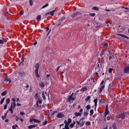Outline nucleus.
Here are the masks:
<instances>
[{
	"label": "nucleus",
	"instance_id": "1",
	"mask_svg": "<svg viewBox=\"0 0 129 129\" xmlns=\"http://www.w3.org/2000/svg\"><path fill=\"white\" fill-rule=\"evenodd\" d=\"M35 68V76L36 78H40V75L39 74V69L40 68V64L38 63H36Z\"/></svg>",
	"mask_w": 129,
	"mask_h": 129
},
{
	"label": "nucleus",
	"instance_id": "2",
	"mask_svg": "<svg viewBox=\"0 0 129 129\" xmlns=\"http://www.w3.org/2000/svg\"><path fill=\"white\" fill-rule=\"evenodd\" d=\"M76 94H75V95H74V93H73L67 99V101H68L69 102H70V101H71V100H72V101H74V100H75V99L76 98Z\"/></svg>",
	"mask_w": 129,
	"mask_h": 129
},
{
	"label": "nucleus",
	"instance_id": "3",
	"mask_svg": "<svg viewBox=\"0 0 129 129\" xmlns=\"http://www.w3.org/2000/svg\"><path fill=\"white\" fill-rule=\"evenodd\" d=\"M125 114H126V113L125 112H124L123 113H121L120 114L116 115V117L117 118H121V119H124V118H125Z\"/></svg>",
	"mask_w": 129,
	"mask_h": 129
},
{
	"label": "nucleus",
	"instance_id": "4",
	"mask_svg": "<svg viewBox=\"0 0 129 129\" xmlns=\"http://www.w3.org/2000/svg\"><path fill=\"white\" fill-rule=\"evenodd\" d=\"M76 122L78 125H80L81 127H82V126H83V125L85 124V121H83V120H82L81 121H80V120H79V121H76Z\"/></svg>",
	"mask_w": 129,
	"mask_h": 129
},
{
	"label": "nucleus",
	"instance_id": "5",
	"mask_svg": "<svg viewBox=\"0 0 129 129\" xmlns=\"http://www.w3.org/2000/svg\"><path fill=\"white\" fill-rule=\"evenodd\" d=\"M124 73L125 74H128L129 73V66H126L124 68Z\"/></svg>",
	"mask_w": 129,
	"mask_h": 129
},
{
	"label": "nucleus",
	"instance_id": "6",
	"mask_svg": "<svg viewBox=\"0 0 129 129\" xmlns=\"http://www.w3.org/2000/svg\"><path fill=\"white\" fill-rule=\"evenodd\" d=\"M56 117H57V118H62V117H64V114L62 113H58Z\"/></svg>",
	"mask_w": 129,
	"mask_h": 129
},
{
	"label": "nucleus",
	"instance_id": "7",
	"mask_svg": "<svg viewBox=\"0 0 129 129\" xmlns=\"http://www.w3.org/2000/svg\"><path fill=\"white\" fill-rule=\"evenodd\" d=\"M118 36H120V37H122V38H125V39H127V40H128L129 37H127V36L122 34H118Z\"/></svg>",
	"mask_w": 129,
	"mask_h": 129
},
{
	"label": "nucleus",
	"instance_id": "8",
	"mask_svg": "<svg viewBox=\"0 0 129 129\" xmlns=\"http://www.w3.org/2000/svg\"><path fill=\"white\" fill-rule=\"evenodd\" d=\"M39 104H42V100H40L39 99H38L36 101V105L38 107H39Z\"/></svg>",
	"mask_w": 129,
	"mask_h": 129
},
{
	"label": "nucleus",
	"instance_id": "9",
	"mask_svg": "<svg viewBox=\"0 0 129 129\" xmlns=\"http://www.w3.org/2000/svg\"><path fill=\"white\" fill-rule=\"evenodd\" d=\"M105 88V85H102L99 89V93H101V92H102V90H103V89H104V88Z\"/></svg>",
	"mask_w": 129,
	"mask_h": 129
},
{
	"label": "nucleus",
	"instance_id": "10",
	"mask_svg": "<svg viewBox=\"0 0 129 129\" xmlns=\"http://www.w3.org/2000/svg\"><path fill=\"white\" fill-rule=\"evenodd\" d=\"M90 98H91V97L90 96H88L87 97L85 100L86 102L89 101V102L90 103Z\"/></svg>",
	"mask_w": 129,
	"mask_h": 129
},
{
	"label": "nucleus",
	"instance_id": "11",
	"mask_svg": "<svg viewBox=\"0 0 129 129\" xmlns=\"http://www.w3.org/2000/svg\"><path fill=\"white\" fill-rule=\"evenodd\" d=\"M37 124L29 125L28 128H29V129L34 128V127H36V126H37Z\"/></svg>",
	"mask_w": 129,
	"mask_h": 129
},
{
	"label": "nucleus",
	"instance_id": "12",
	"mask_svg": "<svg viewBox=\"0 0 129 129\" xmlns=\"http://www.w3.org/2000/svg\"><path fill=\"white\" fill-rule=\"evenodd\" d=\"M98 100L97 98L94 99V102L95 103L94 105H95V107H96V106H97V102H98Z\"/></svg>",
	"mask_w": 129,
	"mask_h": 129
},
{
	"label": "nucleus",
	"instance_id": "13",
	"mask_svg": "<svg viewBox=\"0 0 129 129\" xmlns=\"http://www.w3.org/2000/svg\"><path fill=\"white\" fill-rule=\"evenodd\" d=\"M16 105H17L16 102H13V103L11 105V107L12 106L13 109H14L15 107H16Z\"/></svg>",
	"mask_w": 129,
	"mask_h": 129
},
{
	"label": "nucleus",
	"instance_id": "14",
	"mask_svg": "<svg viewBox=\"0 0 129 129\" xmlns=\"http://www.w3.org/2000/svg\"><path fill=\"white\" fill-rule=\"evenodd\" d=\"M19 76H21V77H23V76H25V72H21L19 73Z\"/></svg>",
	"mask_w": 129,
	"mask_h": 129
},
{
	"label": "nucleus",
	"instance_id": "15",
	"mask_svg": "<svg viewBox=\"0 0 129 129\" xmlns=\"http://www.w3.org/2000/svg\"><path fill=\"white\" fill-rule=\"evenodd\" d=\"M56 12V10H54L52 11L49 12L48 13H47L48 14H50V16H54V13H55Z\"/></svg>",
	"mask_w": 129,
	"mask_h": 129
},
{
	"label": "nucleus",
	"instance_id": "16",
	"mask_svg": "<svg viewBox=\"0 0 129 129\" xmlns=\"http://www.w3.org/2000/svg\"><path fill=\"white\" fill-rule=\"evenodd\" d=\"M33 121L34 122H36L37 123H39L41 122V121L38 119H36V118H33Z\"/></svg>",
	"mask_w": 129,
	"mask_h": 129
},
{
	"label": "nucleus",
	"instance_id": "17",
	"mask_svg": "<svg viewBox=\"0 0 129 129\" xmlns=\"http://www.w3.org/2000/svg\"><path fill=\"white\" fill-rule=\"evenodd\" d=\"M109 113V110H105L104 115L105 116H107V114Z\"/></svg>",
	"mask_w": 129,
	"mask_h": 129
},
{
	"label": "nucleus",
	"instance_id": "18",
	"mask_svg": "<svg viewBox=\"0 0 129 129\" xmlns=\"http://www.w3.org/2000/svg\"><path fill=\"white\" fill-rule=\"evenodd\" d=\"M42 96L43 100H46V97L45 96V92L44 91L42 92Z\"/></svg>",
	"mask_w": 129,
	"mask_h": 129
},
{
	"label": "nucleus",
	"instance_id": "19",
	"mask_svg": "<svg viewBox=\"0 0 129 129\" xmlns=\"http://www.w3.org/2000/svg\"><path fill=\"white\" fill-rule=\"evenodd\" d=\"M77 17V12H74L73 15H72V18H75Z\"/></svg>",
	"mask_w": 129,
	"mask_h": 129
},
{
	"label": "nucleus",
	"instance_id": "20",
	"mask_svg": "<svg viewBox=\"0 0 129 129\" xmlns=\"http://www.w3.org/2000/svg\"><path fill=\"white\" fill-rule=\"evenodd\" d=\"M105 61V58L104 57H102L101 60V64H104V62Z\"/></svg>",
	"mask_w": 129,
	"mask_h": 129
},
{
	"label": "nucleus",
	"instance_id": "21",
	"mask_svg": "<svg viewBox=\"0 0 129 129\" xmlns=\"http://www.w3.org/2000/svg\"><path fill=\"white\" fill-rule=\"evenodd\" d=\"M100 103L102 104H104L105 103V100L102 99L100 100Z\"/></svg>",
	"mask_w": 129,
	"mask_h": 129
},
{
	"label": "nucleus",
	"instance_id": "22",
	"mask_svg": "<svg viewBox=\"0 0 129 129\" xmlns=\"http://www.w3.org/2000/svg\"><path fill=\"white\" fill-rule=\"evenodd\" d=\"M1 95H2V96H5V95H7V91H5L1 93Z\"/></svg>",
	"mask_w": 129,
	"mask_h": 129
},
{
	"label": "nucleus",
	"instance_id": "23",
	"mask_svg": "<svg viewBox=\"0 0 129 129\" xmlns=\"http://www.w3.org/2000/svg\"><path fill=\"white\" fill-rule=\"evenodd\" d=\"M112 128L113 129H116L117 127H116V124L115 123H114L112 125Z\"/></svg>",
	"mask_w": 129,
	"mask_h": 129
},
{
	"label": "nucleus",
	"instance_id": "24",
	"mask_svg": "<svg viewBox=\"0 0 129 129\" xmlns=\"http://www.w3.org/2000/svg\"><path fill=\"white\" fill-rule=\"evenodd\" d=\"M75 115H76V116H81V113L76 112H75Z\"/></svg>",
	"mask_w": 129,
	"mask_h": 129
},
{
	"label": "nucleus",
	"instance_id": "25",
	"mask_svg": "<svg viewBox=\"0 0 129 129\" xmlns=\"http://www.w3.org/2000/svg\"><path fill=\"white\" fill-rule=\"evenodd\" d=\"M90 115H93V113H94V110L93 109H91L90 111Z\"/></svg>",
	"mask_w": 129,
	"mask_h": 129
},
{
	"label": "nucleus",
	"instance_id": "26",
	"mask_svg": "<svg viewBox=\"0 0 129 129\" xmlns=\"http://www.w3.org/2000/svg\"><path fill=\"white\" fill-rule=\"evenodd\" d=\"M10 102H11V100L8 98L6 99V104H9Z\"/></svg>",
	"mask_w": 129,
	"mask_h": 129
},
{
	"label": "nucleus",
	"instance_id": "27",
	"mask_svg": "<svg viewBox=\"0 0 129 129\" xmlns=\"http://www.w3.org/2000/svg\"><path fill=\"white\" fill-rule=\"evenodd\" d=\"M49 6V4L47 3L45 5L42 7L41 9H45V8H47V7Z\"/></svg>",
	"mask_w": 129,
	"mask_h": 129
},
{
	"label": "nucleus",
	"instance_id": "28",
	"mask_svg": "<svg viewBox=\"0 0 129 129\" xmlns=\"http://www.w3.org/2000/svg\"><path fill=\"white\" fill-rule=\"evenodd\" d=\"M71 122H72V119H71L70 118H69L68 119V123L69 124L70 123H71Z\"/></svg>",
	"mask_w": 129,
	"mask_h": 129
},
{
	"label": "nucleus",
	"instance_id": "29",
	"mask_svg": "<svg viewBox=\"0 0 129 129\" xmlns=\"http://www.w3.org/2000/svg\"><path fill=\"white\" fill-rule=\"evenodd\" d=\"M93 10H94L95 11H99V8H98L97 7H93Z\"/></svg>",
	"mask_w": 129,
	"mask_h": 129
},
{
	"label": "nucleus",
	"instance_id": "30",
	"mask_svg": "<svg viewBox=\"0 0 129 129\" xmlns=\"http://www.w3.org/2000/svg\"><path fill=\"white\" fill-rule=\"evenodd\" d=\"M40 86H41V87H45V84H44V83L41 82L39 84Z\"/></svg>",
	"mask_w": 129,
	"mask_h": 129
},
{
	"label": "nucleus",
	"instance_id": "31",
	"mask_svg": "<svg viewBox=\"0 0 129 129\" xmlns=\"http://www.w3.org/2000/svg\"><path fill=\"white\" fill-rule=\"evenodd\" d=\"M9 111H11V113H14V111L13 110V106H11V107L9 109Z\"/></svg>",
	"mask_w": 129,
	"mask_h": 129
},
{
	"label": "nucleus",
	"instance_id": "32",
	"mask_svg": "<svg viewBox=\"0 0 129 129\" xmlns=\"http://www.w3.org/2000/svg\"><path fill=\"white\" fill-rule=\"evenodd\" d=\"M41 18H42V16L41 15H38L36 18V20H41Z\"/></svg>",
	"mask_w": 129,
	"mask_h": 129
},
{
	"label": "nucleus",
	"instance_id": "33",
	"mask_svg": "<svg viewBox=\"0 0 129 129\" xmlns=\"http://www.w3.org/2000/svg\"><path fill=\"white\" fill-rule=\"evenodd\" d=\"M35 98H39V94L38 93H36L34 96Z\"/></svg>",
	"mask_w": 129,
	"mask_h": 129
},
{
	"label": "nucleus",
	"instance_id": "34",
	"mask_svg": "<svg viewBox=\"0 0 129 129\" xmlns=\"http://www.w3.org/2000/svg\"><path fill=\"white\" fill-rule=\"evenodd\" d=\"M16 127H18V124H16L15 125H13L12 126V128L13 129H16Z\"/></svg>",
	"mask_w": 129,
	"mask_h": 129
},
{
	"label": "nucleus",
	"instance_id": "35",
	"mask_svg": "<svg viewBox=\"0 0 129 129\" xmlns=\"http://www.w3.org/2000/svg\"><path fill=\"white\" fill-rule=\"evenodd\" d=\"M4 101H5V97H4L2 99L0 104H3V103H4Z\"/></svg>",
	"mask_w": 129,
	"mask_h": 129
},
{
	"label": "nucleus",
	"instance_id": "36",
	"mask_svg": "<svg viewBox=\"0 0 129 129\" xmlns=\"http://www.w3.org/2000/svg\"><path fill=\"white\" fill-rule=\"evenodd\" d=\"M90 80H91V81H92V82H93V83H95V80H94V78H91Z\"/></svg>",
	"mask_w": 129,
	"mask_h": 129
},
{
	"label": "nucleus",
	"instance_id": "37",
	"mask_svg": "<svg viewBox=\"0 0 129 129\" xmlns=\"http://www.w3.org/2000/svg\"><path fill=\"white\" fill-rule=\"evenodd\" d=\"M47 123H48V121L46 120L42 123V125H46Z\"/></svg>",
	"mask_w": 129,
	"mask_h": 129
},
{
	"label": "nucleus",
	"instance_id": "38",
	"mask_svg": "<svg viewBox=\"0 0 129 129\" xmlns=\"http://www.w3.org/2000/svg\"><path fill=\"white\" fill-rule=\"evenodd\" d=\"M83 112V109L81 108L79 110V113H81V114H82Z\"/></svg>",
	"mask_w": 129,
	"mask_h": 129
},
{
	"label": "nucleus",
	"instance_id": "39",
	"mask_svg": "<svg viewBox=\"0 0 129 129\" xmlns=\"http://www.w3.org/2000/svg\"><path fill=\"white\" fill-rule=\"evenodd\" d=\"M105 11H106V12H114V11H115V10H108V9H106V10H105Z\"/></svg>",
	"mask_w": 129,
	"mask_h": 129
},
{
	"label": "nucleus",
	"instance_id": "40",
	"mask_svg": "<svg viewBox=\"0 0 129 129\" xmlns=\"http://www.w3.org/2000/svg\"><path fill=\"white\" fill-rule=\"evenodd\" d=\"M91 124V123L89 121H87L86 122V125H90Z\"/></svg>",
	"mask_w": 129,
	"mask_h": 129
},
{
	"label": "nucleus",
	"instance_id": "41",
	"mask_svg": "<svg viewBox=\"0 0 129 129\" xmlns=\"http://www.w3.org/2000/svg\"><path fill=\"white\" fill-rule=\"evenodd\" d=\"M29 4H30L31 7H32V6H33V1L32 0H29Z\"/></svg>",
	"mask_w": 129,
	"mask_h": 129
},
{
	"label": "nucleus",
	"instance_id": "42",
	"mask_svg": "<svg viewBox=\"0 0 129 129\" xmlns=\"http://www.w3.org/2000/svg\"><path fill=\"white\" fill-rule=\"evenodd\" d=\"M64 127H65L64 128L66 129H69V124L65 125Z\"/></svg>",
	"mask_w": 129,
	"mask_h": 129
},
{
	"label": "nucleus",
	"instance_id": "43",
	"mask_svg": "<svg viewBox=\"0 0 129 129\" xmlns=\"http://www.w3.org/2000/svg\"><path fill=\"white\" fill-rule=\"evenodd\" d=\"M8 113H9V111H8L4 114V117H5V118H7V115H8Z\"/></svg>",
	"mask_w": 129,
	"mask_h": 129
},
{
	"label": "nucleus",
	"instance_id": "44",
	"mask_svg": "<svg viewBox=\"0 0 129 129\" xmlns=\"http://www.w3.org/2000/svg\"><path fill=\"white\" fill-rule=\"evenodd\" d=\"M86 107L87 109H90V108H91L90 105H87Z\"/></svg>",
	"mask_w": 129,
	"mask_h": 129
},
{
	"label": "nucleus",
	"instance_id": "45",
	"mask_svg": "<svg viewBox=\"0 0 129 129\" xmlns=\"http://www.w3.org/2000/svg\"><path fill=\"white\" fill-rule=\"evenodd\" d=\"M103 120V121H106V116H105V115H104Z\"/></svg>",
	"mask_w": 129,
	"mask_h": 129
},
{
	"label": "nucleus",
	"instance_id": "46",
	"mask_svg": "<svg viewBox=\"0 0 129 129\" xmlns=\"http://www.w3.org/2000/svg\"><path fill=\"white\" fill-rule=\"evenodd\" d=\"M91 17H94L95 16V13H91L90 14Z\"/></svg>",
	"mask_w": 129,
	"mask_h": 129
},
{
	"label": "nucleus",
	"instance_id": "47",
	"mask_svg": "<svg viewBox=\"0 0 129 129\" xmlns=\"http://www.w3.org/2000/svg\"><path fill=\"white\" fill-rule=\"evenodd\" d=\"M77 17H80L81 16L82 14L80 12H77Z\"/></svg>",
	"mask_w": 129,
	"mask_h": 129
},
{
	"label": "nucleus",
	"instance_id": "48",
	"mask_svg": "<svg viewBox=\"0 0 129 129\" xmlns=\"http://www.w3.org/2000/svg\"><path fill=\"white\" fill-rule=\"evenodd\" d=\"M56 112H57V111H54L52 112V114H51V115H52V116H54L55 113H56Z\"/></svg>",
	"mask_w": 129,
	"mask_h": 129
},
{
	"label": "nucleus",
	"instance_id": "49",
	"mask_svg": "<svg viewBox=\"0 0 129 129\" xmlns=\"http://www.w3.org/2000/svg\"><path fill=\"white\" fill-rule=\"evenodd\" d=\"M87 90V88L86 87H84L83 88V91H86Z\"/></svg>",
	"mask_w": 129,
	"mask_h": 129
},
{
	"label": "nucleus",
	"instance_id": "50",
	"mask_svg": "<svg viewBox=\"0 0 129 129\" xmlns=\"http://www.w3.org/2000/svg\"><path fill=\"white\" fill-rule=\"evenodd\" d=\"M19 119H20V118H19L18 116H16L15 119L16 121H19Z\"/></svg>",
	"mask_w": 129,
	"mask_h": 129
},
{
	"label": "nucleus",
	"instance_id": "51",
	"mask_svg": "<svg viewBox=\"0 0 129 129\" xmlns=\"http://www.w3.org/2000/svg\"><path fill=\"white\" fill-rule=\"evenodd\" d=\"M4 81H6V82H8V81H10V79L5 78L4 80Z\"/></svg>",
	"mask_w": 129,
	"mask_h": 129
},
{
	"label": "nucleus",
	"instance_id": "52",
	"mask_svg": "<svg viewBox=\"0 0 129 129\" xmlns=\"http://www.w3.org/2000/svg\"><path fill=\"white\" fill-rule=\"evenodd\" d=\"M100 85H105V84H104V81H102L100 84Z\"/></svg>",
	"mask_w": 129,
	"mask_h": 129
},
{
	"label": "nucleus",
	"instance_id": "53",
	"mask_svg": "<svg viewBox=\"0 0 129 129\" xmlns=\"http://www.w3.org/2000/svg\"><path fill=\"white\" fill-rule=\"evenodd\" d=\"M108 72L109 73H111V72H112V68L109 69Z\"/></svg>",
	"mask_w": 129,
	"mask_h": 129
},
{
	"label": "nucleus",
	"instance_id": "54",
	"mask_svg": "<svg viewBox=\"0 0 129 129\" xmlns=\"http://www.w3.org/2000/svg\"><path fill=\"white\" fill-rule=\"evenodd\" d=\"M84 115H85V116H87V115H88V113H87L86 112H84Z\"/></svg>",
	"mask_w": 129,
	"mask_h": 129
},
{
	"label": "nucleus",
	"instance_id": "55",
	"mask_svg": "<svg viewBox=\"0 0 129 129\" xmlns=\"http://www.w3.org/2000/svg\"><path fill=\"white\" fill-rule=\"evenodd\" d=\"M7 108H8V105L6 104L4 106V109H7Z\"/></svg>",
	"mask_w": 129,
	"mask_h": 129
},
{
	"label": "nucleus",
	"instance_id": "56",
	"mask_svg": "<svg viewBox=\"0 0 129 129\" xmlns=\"http://www.w3.org/2000/svg\"><path fill=\"white\" fill-rule=\"evenodd\" d=\"M20 115H24V114H25V113L24 112H20Z\"/></svg>",
	"mask_w": 129,
	"mask_h": 129
},
{
	"label": "nucleus",
	"instance_id": "57",
	"mask_svg": "<svg viewBox=\"0 0 129 129\" xmlns=\"http://www.w3.org/2000/svg\"><path fill=\"white\" fill-rule=\"evenodd\" d=\"M61 67V66H60L59 67H58L56 70V71H58L59 69H60V68Z\"/></svg>",
	"mask_w": 129,
	"mask_h": 129
},
{
	"label": "nucleus",
	"instance_id": "58",
	"mask_svg": "<svg viewBox=\"0 0 129 129\" xmlns=\"http://www.w3.org/2000/svg\"><path fill=\"white\" fill-rule=\"evenodd\" d=\"M105 110H108V105H106Z\"/></svg>",
	"mask_w": 129,
	"mask_h": 129
},
{
	"label": "nucleus",
	"instance_id": "59",
	"mask_svg": "<svg viewBox=\"0 0 129 129\" xmlns=\"http://www.w3.org/2000/svg\"><path fill=\"white\" fill-rule=\"evenodd\" d=\"M70 127H71L72 128V127H73V126H74V125L73 123H72L70 125Z\"/></svg>",
	"mask_w": 129,
	"mask_h": 129
},
{
	"label": "nucleus",
	"instance_id": "60",
	"mask_svg": "<svg viewBox=\"0 0 129 129\" xmlns=\"http://www.w3.org/2000/svg\"><path fill=\"white\" fill-rule=\"evenodd\" d=\"M111 59H112V56H109V60L110 61V60H111Z\"/></svg>",
	"mask_w": 129,
	"mask_h": 129
},
{
	"label": "nucleus",
	"instance_id": "61",
	"mask_svg": "<svg viewBox=\"0 0 129 129\" xmlns=\"http://www.w3.org/2000/svg\"><path fill=\"white\" fill-rule=\"evenodd\" d=\"M4 41L0 40V44H4Z\"/></svg>",
	"mask_w": 129,
	"mask_h": 129
},
{
	"label": "nucleus",
	"instance_id": "62",
	"mask_svg": "<svg viewBox=\"0 0 129 129\" xmlns=\"http://www.w3.org/2000/svg\"><path fill=\"white\" fill-rule=\"evenodd\" d=\"M20 15H24V11H22L20 12Z\"/></svg>",
	"mask_w": 129,
	"mask_h": 129
},
{
	"label": "nucleus",
	"instance_id": "63",
	"mask_svg": "<svg viewBox=\"0 0 129 129\" xmlns=\"http://www.w3.org/2000/svg\"><path fill=\"white\" fill-rule=\"evenodd\" d=\"M19 62H20L19 65H21V64H22V63H23L24 62V59H23L22 61H19Z\"/></svg>",
	"mask_w": 129,
	"mask_h": 129
},
{
	"label": "nucleus",
	"instance_id": "64",
	"mask_svg": "<svg viewBox=\"0 0 129 129\" xmlns=\"http://www.w3.org/2000/svg\"><path fill=\"white\" fill-rule=\"evenodd\" d=\"M84 119H85V118H84V117H82V118L80 120V121H81L82 120H84Z\"/></svg>",
	"mask_w": 129,
	"mask_h": 129
}]
</instances>
